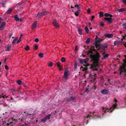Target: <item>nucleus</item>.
Instances as JSON below:
<instances>
[{
  "label": "nucleus",
  "instance_id": "nucleus-46",
  "mask_svg": "<svg viewBox=\"0 0 126 126\" xmlns=\"http://www.w3.org/2000/svg\"><path fill=\"white\" fill-rule=\"evenodd\" d=\"M104 25V24L103 23L101 22L100 23V26H101V27H103Z\"/></svg>",
  "mask_w": 126,
  "mask_h": 126
},
{
  "label": "nucleus",
  "instance_id": "nucleus-12",
  "mask_svg": "<svg viewBox=\"0 0 126 126\" xmlns=\"http://www.w3.org/2000/svg\"><path fill=\"white\" fill-rule=\"evenodd\" d=\"M101 93L103 94H107L109 93V91L105 89L101 90Z\"/></svg>",
  "mask_w": 126,
  "mask_h": 126
},
{
  "label": "nucleus",
  "instance_id": "nucleus-5",
  "mask_svg": "<svg viewBox=\"0 0 126 126\" xmlns=\"http://www.w3.org/2000/svg\"><path fill=\"white\" fill-rule=\"evenodd\" d=\"M102 41V40L100 38H98L96 39L95 41V44H94V45L96 48H98H98L100 47V45L101 44L100 43Z\"/></svg>",
  "mask_w": 126,
  "mask_h": 126
},
{
  "label": "nucleus",
  "instance_id": "nucleus-28",
  "mask_svg": "<svg viewBox=\"0 0 126 126\" xmlns=\"http://www.w3.org/2000/svg\"><path fill=\"white\" fill-rule=\"evenodd\" d=\"M104 16V13L102 12H99V16L100 17H103Z\"/></svg>",
  "mask_w": 126,
  "mask_h": 126
},
{
  "label": "nucleus",
  "instance_id": "nucleus-56",
  "mask_svg": "<svg viewBox=\"0 0 126 126\" xmlns=\"http://www.w3.org/2000/svg\"><path fill=\"white\" fill-rule=\"evenodd\" d=\"M89 89L88 88H87L85 91V92L88 91Z\"/></svg>",
  "mask_w": 126,
  "mask_h": 126
},
{
  "label": "nucleus",
  "instance_id": "nucleus-25",
  "mask_svg": "<svg viewBox=\"0 0 126 126\" xmlns=\"http://www.w3.org/2000/svg\"><path fill=\"white\" fill-rule=\"evenodd\" d=\"M13 11V9L11 8H9V10L7 11V12L8 14H10L11 13V12Z\"/></svg>",
  "mask_w": 126,
  "mask_h": 126
},
{
  "label": "nucleus",
  "instance_id": "nucleus-6",
  "mask_svg": "<svg viewBox=\"0 0 126 126\" xmlns=\"http://www.w3.org/2000/svg\"><path fill=\"white\" fill-rule=\"evenodd\" d=\"M112 17H105L104 18V19L107 22V23L110 24L112 23L113 19L112 18Z\"/></svg>",
  "mask_w": 126,
  "mask_h": 126
},
{
  "label": "nucleus",
  "instance_id": "nucleus-9",
  "mask_svg": "<svg viewBox=\"0 0 126 126\" xmlns=\"http://www.w3.org/2000/svg\"><path fill=\"white\" fill-rule=\"evenodd\" d=\"M51 116V115L50 114H48L44 118L42 119L41 120V122L44 123L47 120L50 119Z\"/></svg>",
  "mask_w": 126,
  "mask_h": 126
},
{
  "label": "nucleus",
  "instance_id": "nucleus-64",
  "mask_svg": "<svg viewBox=\"0 0 126 126\" xmlns=\"http://www.w3.org/2000/svg\"><path fill=\"white\" fill-rule=\"evenodd\" d=\"M123 45H124L125 47H126V43H125L123 44Z\"/></svg>",
  "mask_w": 126,
  "mask_h": 126
},
{
  "label": "nucleus",
  "instance_id": "nucleus-41",
  "mask_svg": "<svg viewBox=\"0 0 126 126\" xmlns=\"http://www.w3.org/2000/svg\"><path fill=\"white\" fill-rule=\"evenodd\" d=\"M123 28L124 29L126 30V23H124L123 25Z\"/></svg>",
  "mask_w": 126,
  "mask_h": 126
},
{
  "label": "nucleus",
  "instance_id": "nucleus-36",
  "mask_svg": "<svg viewBox=\"0 0 126 126\" xmlns=\"http://www.w3.org/2000/svg\"><path fill=\"white\" fill-rule=\"evenodd\" d=\"M53 63H52L51 62H50L48 64V65L50 67H51L53 66Z\"/></svg>",
  "mask_w": 126,
  "mask_h": 126
},
{
  "label": "nucleus",
  "instance_id": "nucleus-53",
  "mask_svg": "<svg viewBox=\"0 0 126 126\" xmlns=\"http://www.w3.org/2000/svg\"><path fill=\"white\" fill-rule=\"evenodd\" d=\"M94 18H95V16H92L91 20H92Z\"/></svg>",
  "mask_w": 126,
  "mask_h": 126
},
{
  "label": "nucleus",
  "instance_id": "nucleus-23",
  "mask_svg": "<svg viewBox=\"0 0 126 126\" xmlns=\"http://www.w3.org/2000/svg\"><path fill=\"white\" fill-rule=\"evenodd\" d=\"M100 46H101L102 47L104 48H107L108 47L107 44H104L102 45H100Z\"/></svg>",
  "mask_w": 126,
  "mask_h": 126
},
{
  "label": "nucleus",
  "instance_id": "nucleus-13",
  "mask_svg": "<svg viewBox=\"0 0 126 126\" xmlns=\"http://www.w3.org/2000/svg\"><path fill=\"white\" fill-rule=\"evenodd\" d=\"M81 26L80 25H78V32L80 35H81L82 34V29L80 28Z\"/></svg>",
  "mask_w": 126,
  "mask_h": 126
},
{
  "label": "nucleus",
  "instance_id": "nucleus-39",
  "mask_svg": "<svg viewBox=\"0 0 126 126\" xmlns=\"http://www.w3.org/2000/svg\"><path fill=\"white\" fill-rule=\"evenodd\" d=\"M6 23L4 22H3L1 24V26H4L5 27L6 26Z\"/></svg>",
  "mask_w": 126,
  "mask_h": 126
},
{
  "label": "nucleus",
  "instance_id": "nucleus-44",
  "mask_svg": "<svg viewBox=\"0 0 126 126\" xmlns=\"http://www.w3.org/2000/svg\"><path fill=\"white\" fill-rule=\"evenodd\" d=\"M38 46L36 44H35V45L34 46V48H35V50H36L38 48Z\"/></svg>",
  "mask_w": 126,
  "mask_h": 126
},
{
  "label": "nucleus",
  "instance_id": "nucleus-50",
  "mask_svg": "<svg viewBox=\"0 0 126 126\" xmlns=\"http://www.w3.org/2000/svg\"><path fill=\"white\" fill-rule=\"evenodd\" d=\"M91 10L90 8L88 9L87 10V12L88 13H90L91 12Z\"/></svg>",
  "mask_w": 126,
  "mask_h": 126
},
{
  "label": "nucleus",
  "instance_id": "nucleus-27",
  "mask_svg": "<svg viewBox=\"0 0 126 126\" xmlns=\"http://www.w3.org/2000/svg\"><path fill=\"white\" fill-rule=\"evenodd\" d=\"M109 55L108 54H106L103 56V57L102 58V59H104L108 57Z\"/></svg>",
  "mask_w": 126,
  "mask_h": 126
},
{
  "label": "nucleus",
  "instance_id": "nucleus-10",
  "mask_svg": "<svg viewBox=\"0 0 126 126\" xmlns=\"http://www.w3.org/2000/svg\"><path fill=\"white\" fill-rule=\"evenodd\" d=\"M76 98V96H72L70 97L69 98L67 99V102H73V101L75 100Z\"/></svg>",
  "mask_w": 126,
  "mask_h": 126
},
{
  "label": "nucleus",
  "instance_id": "nucleus-43",
  "mask_svg": "<svg viewBox=\"0 0 126 126\" xmlns=\"http://www.w3.org/2000/svg\"><path fill=\"white\" fill-rule=\"evenodd\" d=\"M95 46H93V47H92V48H91L92 49V51H96V49L95 48Z\"/></svg>",
  "mask_w": 126,
  "mask_h": 126
},
{
  "label": "nucleus",
  "instance_id": "nucleus-14",
  "mask_svg": "<svg viewBox=\"0 0 126 126\" xmlns=\"http://www.w3.org/2000/svg\"><path fill=\"white\" fill-rule=\"evenodd\" d=\"M69 74V72H64V77L66 80H67L68 79Z\"/></svg>",
  "mask_w": 126,
  "mask_h": 126
},
{
  "label": "nucleus",
  "instance_id": "nucleus-24",
  "mask_svg": "<svg viewBox=\"0 0 126 126\" xmlns=\"http://www.w3.org/2000/svg\"><path fill=\"white\" fill-rule=\"evenodd\" d=\"M114 45H117L119 44H120V41H115L114 42Z\"/></svg>",
  "mask_w": 126,
  "mask_h": 126
},
{
  "label": "nucleus",
  "instance_id": "nucleus-8",
  "mask_svg": "<svg viewBox=\"0 0 126 126\" xmlns=\"http://www.w3.org/2000/svg\"><path fill=\"white\" fill-rule=\"evenodd\" d=\"M22 115L23 116H22L21 118H20L18 119V120H20L21 121H23L24 119L26 118V117L28 115V114H26L25 111H24L23 112Z\"/></svg>",
  "mask_w": 126,
  "mask_h": 126
},
{
  "label": "nucleus",
  "instance_id": "nucleus-59",
  "mask_svg": "<svg viewBox=\"0 0 126 126\" xmlns=\"http://www.w3.org/2000/svg\"><path fill=\"white\" fill-rule=\"evenodd\" d=\"M12 33H11V34H10V35H9V38H11V37H12Z\"/></svg>",
  "mask_w": 126,
  "mask_h": 126
},
{
  "label": "nucleus",
  "instance_id": "nucleus-47",
  "mask_svg": "<svg viewBox=\"0 0 126 126\" xmlns=\"http://www.w3.org/2000/svg\"><path fill=\"white\" fill-rule=\"evenodd\" d=\"M11 119L13 121H15L16 122L17 121V120H16L15 119H14L13 117L11 118Z\"/></svg>",
  "mask_w": 126,
  "mask_h": 126
},
{
  "label": "nucleus",
  "instance_id": "nucleus-20",
  "mask_svg": "<svg viewBox=\"0 0 126 126\" xmlns=\"http://www.w3.org/2000/svg\"><path fill=\"white\" fill-rule=\"evenodd\" d=\"M74 7L77 9V11H79L80 12V8L78 4L75 5Z\"/></svg>",
  "mask_w": 126,
  "mask_h": 126
},
{
  "label": "nucleus",
  "instance_id": "nucleus-45",
  "mask_svg": "<svg viewBox=\"0 0 126 126\" xmlns=\"http://www.w3.org/2000/svg\"><path fill=\"white\" fill-rule=\"evenodd\" d=\"M34 41L36 42H37L39 41V40L38 38H36L35 39Z\"/></svg>",
  "mask_w": 126,
  "mask_h": 126
},
{
  "label": "nucleus",
  "instance_id": "nucleus-55",
  "mask_svg": "<svg viewBox=\"0 0 126 126\" xmlns=\"http://www.w3.org/2000/svg\"><path fill=\"white\" fill-rule=\"evenodd\" d=\"M5 95H2L1 96H0V97H1V98H5Z\"/></svg>",
  "mask_w": 126,
  "mask_h": 126
},
{
  "label": "nucleus",
  "instance_id": "nucleus-7",
  "mask_svg": "<svg viewBox=\"0 0 126 126\" xmlns=\"http://www.w3.org/2000/svg\"><path fill=\"white\" fill-rule=\"evenodd\" d=\"M78 61L80 63H81L86 64L87 62L89 61V59L88 58H86L84 59H79Z\"/></svg>",
  "mask_w": 126,
  "mask_h": 126
},
{
  "label": "nucleus",
  "instance_id": "nucleus-19",
  "mask_svg": "<svg viewBox=\"0 0 126 126\" xmlns=\"http://www.w3.org/2000/svg\"><path fill=\"white\" fill-rule=\"evenodd\" d=\"M37 21H36L34 23H33L32 26V29H34L36 28V24H37Z\"/></svg>",
  "mask_w": 126,
  "mask_h": 126
},
{
  "label": "nucleus",
  "instance_id": "nucleus-57",
  "mask_svg": "<svg viewBox=\"0 0 126 126\" xmlns=\"http://www.w3.org/2000/svg\"><path fill=\"white\" fill-rule=\"evenodd\" d=\"M8 58H6L4 59V62L5 63L6 60L8 59Z\"/></svg>",
  "mask_w": 126,
  "mask_h": 126
},
{
  "label": "nucleus",
  "instance_id": "nucleus-54",
  "mask_svg": "<svg viewBox=\"0 0 126 126\" xmlns=\"http://www.w3.org/2000/svg\"><path fill=\"white\" fill-rule=\"evenodd\" d=\"M21 40L19 39L17 42V43L18 44L21 41Z\"/></svg>",
  "mask_w": 126,
  "mask_h": 126
},
{
  "label": "nucleus",
  "instance_id": "nucleus-61",
  "mask_svg": "<svg viewBox=\"0 0 126 126\" xmlns=\"http://www.w3.org/2000/svg\"><path fill=\"white\" fill-rule=\"evenodd\" d=\"M83 65L85 66H86V67H87L89 65V64H87L86 65Z\"/></svg>",
  "mask_w": 126,
  "mask_h": 126
},
{
  "label": "nucleus",
  "instance_id": "nucleus-51",
  "mask_svg": "<svg viewBox=\"0 0 126 126\" xmlns=\"http://www.w3.org/2000/svg\"><path fill=\"white\" fill-rule=\"evenodd\" d=\"M59 68V70L60 71L61 70H62V66H61L60 67H58Z\"/></svg>",
  "mask_w": 126,
  "mask_h": 126
},
{
  "label": "nucleus",
  "instance_id": "nucleus-18",
  "mask_svg": "<svg viewBox=\"0 0 126 126\" xmlns=\"http://www.w3.org/2000/svg\"><path fill=\"white\" fill-rule=\"evenodd\" d=\"M14 18L15 20L17 22L19 21V18L17 15H15L14 16Z\"/></svg>",
  "mask_w": 126,
  "mask_h": 126
},
{
  "label": "nucleus",
  "instance_id": "nucleus-37",
  "mask_svg": "<svg viewBox=\"0 0 126 126\" xmlns=\"http://www.w3.org/2000/svg\"><path fill=\"white\" fill-rule=\"evenodd\" d=\"M24 49L25 50L28 51L30 49V47L29 46L27 45L26 46V47L24 48Z\"/></svg>",
  "mask_w": 126,
  "mask_h": 126
},
{
  "label": "nucleus",
  "instance_id": "nucleus-16",
  "mask_svg": "<svg viewBox=\"0 0 126 126\" xmlns=\"http://www.w3.org/2000/svg\"><path fill=\"white\" fill-rule=\"evenodd\" d=\"M117 12H124L126 11V8H122L120 9H117Z\"/></svg>",
  "mask_w": 126,
  "mask_h": 126
},
{
  "label": "nucleus",
  "instance_id": "nucleus-15",
  "mask_svg": "<svg viewBox=\"0 0 126 126\" xmlns=\"http://www.w3.org/2000/svg\"><path fill=\"white\" fill-rule=\"evenodd\" d=\"M104 36L109 38H112L113 37V36L112 34H109L108 33H107L106 34H105L104 35Z\"/></svg>",
  "mask_w": 126,
  "mask_h": 126
},
{
  "label": "nucleus",
  "instance_id": "nucleus-48",
  "mask_svg": "<svg viewBox=\"0 0 126 126\" xmlns=\"http://www.w3.org/2000/svg\"><path fill=\"white\" fill-rule=\"evenodd\" d=\"M5 68L7 70L9 69V68L7 65H5Z\"/></svg>",
  "mask_w": 126,
  "mask_h": 126
},
{
  "label": "nucleus",
  "instance_id": "nucleus-31",
  "mask_svg": "<svg viewBox=\"0 0 126 126\" xmlns=\"http://www.w3.org/2000/svg\"><path fill=\"white\" fill-rule=\"evenodd\" d=\"M80 12L79 11H76L75 13L74 14L76 16H77L79 15V14Z\"/></svg>",
  "mask_w": 126,
  "mask_h": 126
},
{
  "label": "nucleus",
  "instance_id": "nucleus-35",
  "mask_svg": "<svg viewBox=\"0 0 126 126\" xmlns=\"http://www.w3.org/2000/svg\"><path fill=\"white\" fill-rule=\"evenodd\" d=\"M90 41V38H88L87 40L85 42L86 43L88 44L89 43Z\"/></svg>",
  "mask_w": 126,
  "mask_h": 126
},
{
  "label": "nucleus",
  "instance_id": "nucleus-42",
  "mask_svg": "<svg viewBox=\"0 0 126 126\" xmlns=\"http://www.w3.org/2000/svg\"><path fill=\"white\" fill-rule=\"evenodd\" d=\"M64 72H69V71L68 67H66L65 68Z\"/></svg>",
  "mask_w": 126,
  "mask_h": 126
},
{
  "label": "nucleus",
  "instance_id": "nucleus-58",
  "mask_svg": "<svg viewBox=\"0 0 126 126\" xmlns=\"http://www.w3.org/2000/svg\"><path fill=\"white\" fill-rule=\"evenodd\" d=\"M23 19L22 18H19V21H20L21 22L22 21H23Z\"/></svg>",
  "mask_w": 126,
  "mask_h": 126
},
{
  "label": "nucleus",
  "instance_id": "nucleus-2",
  "mask_svg": "<svg viewBox=\"0 0 126 126\" xmlns=\"http://www.w3.org/2000/svg\"><path fill=\"white\" fill-rule=\"evenodd\" d=\"M126 58L123 60L124 63L122 66H119V69L120 71L119 74L123 77H126V55H124Z\"/></svg>",
  "mask_w": 126,
  "mask_h": 126
},
{
  "label": "nucleus",
  "instance_id": "nucleus-60",
  "mask_svg": "<svg viewBox=\"0 0 126 126\" xmlns=\"http://www.w3.org/2000/svg\"><path fill=\"white\" fill-rule=\"evenodd\" d=\"M92 116L91 115H89V114H88L87 115V118H88L89 117L90 118V117Z\"/></svg>",
  "mask_w": 126,
  "mask_h": 126
},
{
  "label": "nucleus",
  "instance_id": "nucleus-49",
  "mask_svg": "<svg viewBox=\"0 0 126 126\" xmlns=\"http://www.w3.org/2000/svg\"><path fill=\"white\" fill-rule=\"evenodd\" d=\"M122 2L123 3L126 5V0H123Z\"/></svg>",
  "mask_w": 126,
  "mask_h": 126
},
{
  "label": "nucleus",
  "instance_id": "nucleus-40",
  "mask_svg": "<svg viewBox=\"0 0 126 126\" xmlns=\"http://www.w3.org/2000/svg\"><path fill=\"white\" fill-rule=\"evenodd\" d=\"M61 63L60 62H58L57 63V66L58 67H60V66H61L60 65Z\"/></svg>",
  "mask_w": 126,
  "mask_h": 126
},
{
  "label": "nucleus",
  "instance_id": "nucleus-62",
  "mask_svg": "<svg viewBox=\"0 0 126 126\" xmlns=\"http://www.w3.org/2000/svg\"><path fill=\"white\" fill-rule=\"evenodd\" d=\"M96 88V87L95 86H94L93 87V89L94 90H95Z\"/></svg>",
  "mask_w": 126,
  "mask_h": 126
},
{
  "label": "nucleus",
  "instance_id": "nucleus-26",
  "mask_svg": "<svg viewBox=\"0 0 126 126\" xmlns=\"http://www.w3.org/2000/svg\"><path fill=\"white\" fill-rule=\"evenodd\" d=\"M85 30L86 32L87 33H89V31L88 28L86 26L85 28Z\"/></svg>",
  "mask_w": 126,
  "mask_h": 126
},
{
  "label": "nucleus",
  "instance_id": "nucleus-3",
  "mask_svg": "<svg viewBox=\"0 0 126 126\" xmlns=\"http://www.w3.org/2000/svg\"><path fill=\"white\" fill-rule=\"evenodd\" d=\"M117 106V104H113V106L112 107L110 108L109 109H106V110H105V108L104 107H103L102 109L104 111V112L103 113V114L106 113L107 112H109L110 111V112H112L113 111L114 109L116 108Z\"/></svg>",
  "mask_w": 126,
  "mask_h": 126
},
{
  "label": "nucleus",
  "instance_id": "nucleus-11",
  "mask_svg": "<svg viewBox=\"0 0 126 126\" xmlns=\"http://www.w3.org/2000/svg\"><path fill=\"white\" fill-rule=\"evenodd\" d=\"M53 25L56 29H58L59 28V24L57 23L56 19H53Z\"/></svg>",
  "mask_w": 126,
  "mask_h": 126
},
{
  "label": "nucleus",
  "instance_id": "nucleus-34",
  "mask_svg": "<svg viewBox=\"0 0 126 126\" xmlns=\"http://www.w3.org/2000/svg\"><path fill=\"white\" fill-rule=\"evenodd\" d=\"M44 54L42 53H40L39 54V56L41 58H43V57Z\"/></svg>",
  "mask_w": 126,
  "mask_h": 126
},
{
  "label": "nucleus",
  "instance_id": "nucleus-33",
  "mask_svg": "<svg viewBox=\"0 0 126 126\" xmlns=\"http://www.w3.org/2000/svg\"><path fill=\"white\" fill-rule=\"evenodd\" d=\"M81 68H82V70L83 71H86L88 70V68L87 67L84 68L82 66Z\"/></svg>",
  "mask_w": 126,
  "mask_h": 126
},
{
  "label": "nucleus",
  "instance_id": "nucleus-32",
  "mask_svg": "<svg viewBox=\"0 0 126 126\" xmlns=\"http://www.w3.org/2000/svg\"><path fill=\"white\" fill-rule=\"evenodd\" d=\"M61 61L62 62H64L66 61V59L64 57H62V58L61 59Z\"/></svg>",
  "mask_w": 126,
  "mask_h": 126
},
{
  "label": "nucleus",
  "instance_id": "nucleus-29",
  "mask_svg": "<svg viewBox=\"0 0 126 126\" xmlns=\"http://www.w3.org/2000/svg\"><path fill=\"white\" fill-rule=\"evenodd\" d=\"M18 38L17 37H15L12 43L13 44H14L15 42L17 40Z\"/></svg>",
  "mask_w": 126,
  "mask_h": 126
},
{
  "label": "nucleus",
  "instance_id": "nucleus-38",
  "mask_svg": "<svg viewBox=\"0 0 126 126\" xmlns=\"http://www.w3.org/2000/svg\"><path fill=\"white\" fill-rule=\"evenodd\" d=\"M5 27L1 25L0 26V30H3L4 29Z\"/></svg>",
  "mask_w": 126,
  "mask_h": 126
},
{
  "label": "nucleus",
  "instance_id": "nucleus-21",
  "mask_svg": "<svg viewBox=\"0 0 126 126\" xmlns=\"http://www.w3.org/2000/svg\"><path fill=\"white\" fill-rule=\"evenodd\" d=\"M11 48V45H8L7 46L6 49H5L6 51H10Z\"/></svg>",
  "mask_w": 126,
  "mask_h": 126
},
{
  "label": "nucleus",
  "instance_id": "nucleus-30",
  "mask_svg": "<svg viewBox=\"0 0 126 126\" xmlns=\"http://www.w3.org/2000/svg\"><path fill=\"white\" fill-rule=\"evenodd\" d=\"M22 82V81L20 80H18L17 81V82L19 85H21Z\"/></svg>",
  "mask_w": 126,
  "mask_h": 126
},
{
  "label": "nucleus",
  "instance_id": "nucleus-17",
  "mask_svg": "<svg viewBox=\"0 0 126 126\" xmlns=\"http://www.w3.org/2000/svg\"><path fill=\"white\" fill-rule=\"evenodd\" d=\"M97 48L98 49H99L100 48L101 49L102 51L103 52L102 54H104L105 53V48H103L101 47V46H100V47L99 48H98H98Z\"/></svg>",
  "mask_w": 126,
  "mask_h": 126
},
{
  "label": "nucleus",
  "instance_id": "nucleus-52",
  "mask_svg": "<svg viewBox=\"0 0 126 126\" xmlns=\"http://www.w3.org/2000/svg\"><path fill=\"white\" fill-rule=\"evenodd\" d=\"M21 3H18L16 4V7H17L19 5H21Z\"/></svg>",
  "mask_w": 126,
  "mask_h": 126
},
{
  "label": "nucleus",
  "instance_id": "nucleus-4",
  "mask_svg": "<svg viewBox=\"0 0 126 126\" xmlns=\"http://www.w3.org/2000/svg\"><path fill=\"white\" fill-rule=\"evenodd\" d=\"M48 12L47 11H44L41 12H39L36 17L38 18H41V17L44 16L48 14Z\"/></svg>",
  "mask_w": 126,
  "mask_h": 126
},
{
  "label": "nucleus",
  "instance_id": "nucleus-22",
  "mask_svg": "<svg viewBox=\"0 0 126 126\" xmlns=\"http://www.w3.org/2000/svg\"><path fill=\"white\" fill-rule=\"evenodd\" d=\"M104 16L106 17L110 16V17H112L113 16L111 14H110L108 13H105L104 15Z\"/></svg>",
  "mask_w": 126,
  "mask_h": 126
},
{
  "label": "nucleus",
  "instance_id": "nucleus-63",
  "mask_svg": "<svg viewBox=\"0 0 126 126\" xmlns=\"http://www.w3.org/2000/svg\"><path fill=\"white\" fill-rule=\"evenodd\" d=\"M114 101L115 102V103H116L118 102L117 100L116 99H114Z\"/></svg>",
  "mask_w": 126,
  "mask_h": 126
},
{
  "label": "nucleus",
  "instance_id": "nucleus-1",
  "mask_svg": "<svg viewBox=\"0 0 126 126\" xmlns=\"http://www.w3.org/2000/svg\"><path fill=\"white\" fill-rule=\"evenodd\" d=\"M87 54L89 55V53L91 54L90 55V58L92 59V61H93V64L91 65V68L92 70L94 71H97V68H96L97 66H98V63L99 60V58L101 56L98 52L96 51L95 54H93V52L92 51V49L91 48L89 49L88 51H86Z\"/></svg>",
  "mask_w": 126,
  "mask_h": 126
}]
</instances>
